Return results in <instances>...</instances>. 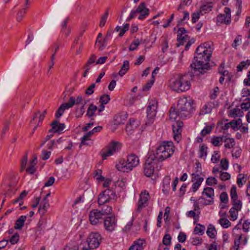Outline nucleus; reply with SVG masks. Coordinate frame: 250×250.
I'll return each instance as SVG.
<instances>
[{"label": "nucleus", "mask_w": 250, "mask_h": 250, "mask_svg": "<svg viewBox=\"0 0 250 250\" xmlns=\"http://www.w3.org/2000/svg\"><path fill=\"white\" fill-rule=\"evenodd\" d=\"M101 236L97 232L91 233L88 236L86 242L90 249L98 248L100 244Z\"/></svg>", "instance_id": "nucleus-8"}, {"label": "nucleus", "mask_w": 250, "mask_h": 250, "mask_svg": "<svg viewBox=\"0 0 250 250\" xmlns=\"http://www.w3.org/2000/svg\"><path fill=\"white\" fill-rule=\"evenodd\" d=\"M103 215L98 209H93L89 213V221L92 225H96L102 223L103 220Z\"/></svg>", "instance_id": "nucleus-11"}, {"label": "nucleus", "mask_w": 250, "mask_h": 250, "mask_svg": "<svg viewBox=\"0 0 250 250\" xmlns=\"http://www.w3.org/2000/svg\"><path fill=\"white\" fill-rule=\"evenodd\" d=\"M232 207L230 209L229 213L230 215V220L234 221L237 219L238 215V211L241 209L242 204H233L231 203Z\"/></svg>", "instance_id": "nucleus-17"}, {"label": "nucleus", "mask_w": 250, "mask_h": 250, "mask_svg": "<svg viewBox=\"0 0 250 250\" xmlns=\"http://www.w3.org/2000/svg\"><path fill=\"white\" fill-rule=\"evenodd\" d=\"M103 191L104 192V195H107L111 200L116 198V192L114 190V188L106 189Z\"/></svg>", "instance_id": "nucleus-35"}, {"label": "nucleus", "mask_w": 250, "mask_h": 250, "mask_svg": "<svg viewBox=\"0 0 250 250\" xmlns=\"http://www.w3.org/2000/svg\"><path fill=\"white\" fill-rule=\"evenodd\" d=\"M186 30L184 28H180L177 32V39L178 42L177 46L183 45L185 42L188 39V37L186 34Z\"/></svg>", "instance_id": "nucleus-15"}, {"label": "nucleus", "mask_w": 250, "mask_h": 250, "mask_svg": "<svg viewBox=\"0 0 250 250\" xmlns=\"http://www.w3.org/2000/svg\"><path fill=\"white\" fill-rule=\"evenodd\" d=\"M193 101L190 97H183L178 100L177 108L181 119L189 117L194 110Z\"/></svg>", "instance_id": "nucleus-4"}, {"label": "nucleus", "mask_w": 250, "mask_h": 250, "mask_svg": "<svg viewBox=\"0 0 250 250\" xmlns=\"http://www.w3.org/2000/svg\"><path fill=\"white\" fill-rule=\"evenodd\" d=\"M139 164L138 157L134 154H131L127 156L126 160H120L117 164L116 168L120 171L128 172L131 171L134 167H136Z\"/></svg>", "instance_id": "nucleus-5"}, {"label": "nucleus", "mask_w": 250, "mask_h": 250, "mask_svg": "<svg viewBox=\"0 0 250 250\" xmlns=\"http://www.w3.org/2000/svg\"><path fill=\"white\" fill-rule=\"evenodd\" d=\"M195 164L196 167L195 172L191 174L194 178L199 177L200 174L202 173L201 164L199 162H196Z\"/></svg>", "instance_id": "nucleus-39"}, {"label": "nucleus", "mask_w": 250, "mask_h": 250, "mask_svg": "<svg viewBox=\"0 0 250 250\" xmlns=\"http://www.w3.org/2000/svg\"><path fill=\"white\" fill-rule=\"evenodd\" d=\"M37 163V158L34 157L32 160L30 161L29 166L26 169V171L30 174H33L36 171L35 167Z\"/></svg>", "instance_id": "nucleus-22"}, {"label": "nucleus", "mask_w": 250, "mask_h": 250, "mask_svg": "<svg viewBox=\"0 0 250 250\" xmlns=\"http://www.w3.org/2000/svg\"><path fill=\"white\" fill-rule=\"evenodd\" d=\"M114 153L118 151L120 148V144L118 142H113L106 146Z\"/></svg>", "instance_id": "nucleus-38"}, {"label": "nucleus", "mask_w": 250, "mask_h": 250, "mask_svg": "<svg viewBox=\"0 0 250 250\" xmlns=\"http://www.w3.org/2000/svg\"><path fill=\"white\" fill-rule=\"evenodd\" d=\"M230 9L228 7H225L224 14H220L217 17V22L220 23H224L229 24L231 21Z\"/></svg>", "instance_id": "nucleus-10"}, {"label": "nucleus", "mask_w": 250, "mask_h": 250, "mask_svg": "<svg viewBox=\"0 0 250 250\" xmlns=\"http://www.w3.org/2000/svg\"><path fill=\"white\" fill-rule=\"evenodd\" d=\"M88 101H84V104L81 106V107L78 109H76V112L79 114L78 115L76 116L77 118L81 117L82 116L83 114L85 112L84 105L87 103Z\"/></svg>", "instance_id": "nucleus-47"}, {"label": "nucleus", "mask_w": 250, "mask_h": 250, "mask_svg": "<svg viewBox=\"0 0 250 250\" xmlns=\"http://www.w3.org/2000/svg\"><path fill=\"white\" fill-rule=\"evenodd\" d=\"M78 246L76 243H69L64 248L63 250H78Z\"/></svg>", "instance_id": "nucleus-52"}, {"label": "nucleus", "mask_w": 250, "mask_h": 250, "mask_svg": "<svg viewBox=\"0 0 250 250\" xmlns=\"http://www.w3.org/2000/svg\"><path fill=\"white\" fill-rule=\"evenodd\" d=\"M207 234L211 238H214L215 237L217 231L215 227L213 225L211 224L209 225L207 230Z\"/></svg>", "instance_id": "nucleus-31"}, {"label": "nucleus", "mask_w": 250, "mask_h": 250, "mask_svg": "<svg viewBox=\"0 0 250 250\" xmlns=\"http://www.w3.org/2000/svg\"><path fill=\"white\" fill-rule=\"evenodd\" d=\"M97 110L98 108L96 105L92 104H90L87 109L86 116L89 118L93 117Z\"/></svg>", "instance_id": "nucleus-30"}, {"label": "nucleus", "mask_w": 250, "mask_h": 250, "mask_svg": "<svg viewBox=\"0 0 250 250\" xmlns=\"http://www.w3.org/2000/svg\"><path fill=\"white\" fill-rule=\"evenodd\" d=\"M52 128L49 130L50 132L59 133H62L65 128V125L63 123H60L58 121L55 120L51 124Z\"/></svg>", "instance_id": "nucleus-16"}, {"label": "nucleus", "mask_w": 250, "mask_h": 250, "mask_svg": "<svg viewBox=\"0 0 250 250\" xmlns=\"http://www.w3.org/2000/svg\"><path fill=\"white\" fill-rule=\"evenodd\" d=\"M117 224V220L114 216L107 217L104 220V226L105 229L112 232L115 229Z\"/></svg>", "instance_id": "nucleus-12"}, {"label": "nucleus", "mask_w": 250, "mask_h": 250, "mask_svg": "<svg viewBox=\"0 0 250 250\" xmlns=\"http://www.w3.org/2000/svg\"><path fill=\"white\" fill-rule=\"evenodd\" d=\"M205 230V227L204 226L198 224L194 229V232L196 234L202 235L204 233Z\"/></svg>", "instance_id": "nucleus-36"}, {"label": "nucleus", "mask_w": 250, "mask_h": 250, "mask_svg": "<svg viewBox=\"0 0 250 250\" xmlns=\"http://www.w3.org/2000/svg\"><path fill=\"white\" fill-rule=\"evenodd\" d=\"M154 78H151V79L147 82L144 86H143L142 90L143 91H147L152 86L154 83Z\"/></svg>", "instance_id": "nucleus-51"}, {"label": "nucleus", "mask_w": 250, "mask_h": 250, "mask_svg": "<svg viewBox=\"0 0 250 250\" xmlns=\"http://www.w3.org/2000/svg\"><path fill=\"white\" fill-rule=\"evenodd\" d=\"M102 158L104 160L106 159L107 157L112 155L114 153L107 146L103 149L101 152Z\"/></svg>", "instance_id": "nucleus-33"}, {"label": "nucleus", "mask_w": 250, "mask_h": 250, "mask_svg": "<svg viewBox=\"0 0 250 250\" xmlns=\"http://www.w3.org/2000/svg\"><path fill=\"white\" fill-rule=\"evenodd\" d=\"M219 223L224 228H228L231 225V223L229 221L228 219L225 218H220L219 219Z\"/></svg>", "instance_id": "nucleus-45"}, {"label": "nucleus", "mask_w": 250, "mask_h": 250, "mask_svg": "<svg viewBox=\"0 0 250 250\" xmlns=\"http://www.w3.org/2000/svg\"><path fill=\"white\" fill-rule=\"evenodd\" d=\"M27 161H28L27 155L26 154L25 156H24L23 157V158H22V159L21 160V169H20L21 172L23 171L25 169V167L27 164Z\"/></svg>", "instance_id": "nucleus-50"}, {"label": "nucleus", "mask_w": 250, "mask_h": 250, "mask_svg": "<svg viewBox=\"0 0 250 250\" xmlns=\"http://www.w3.org/2000/svg\"><path fill=\"white\" fill-rule=\"evenodd\" d=\"M129 67V62L128 61H125L122 65L121 69L119 71V75L123 77L127 72Z\"/></svg>", "instance_id": "nucleus-28"}, {"label": "nucleus", "mask_w": 250, "mask_h": 250, "mask_svg": "<svg viewBox=\"0 0 250 250\" xmlns=\"http://www.w3.org/2000/svg\"><path fill=\"white\" fill-rule=\"evenodd\" d=\"M27 219V216L21 215L16 221L14 228L16 229L21 230L22 229L24 222Z\"/></svg>", "instance_id": "nucleus-23"}, {"label": "nucleus", "mask_w": 250, "mask_h": 250, "mask_svg": "<svg viewBox=\"0 0 250 250\" xmlns=\"http://www.w3.org/2000/svg\"><path fill=\"white\" fill-rule=\"evenodd\" d=\"M93 132L91 131H89L87 132L85 135H84L82 138V144L84 145L85 141L88 140L90 137L93 135Z\"/></svg>", "instance_id": "nucleus-61"}, {"label": "nucleus", "mask_w": 250, "mask_h": 250, "mask_svg": "<svg viewBox=\"0 0 250 250\" xmlns=\"http://www.w3.org/2000/svg\"><path fill=\"white\" fill-rule=\"evenodd\" d=\"M224 136H213L211 138V143L214 146H219L222 145L224 142Z\"/></svg>", "instance_id": "nucleus-24"}, {"label": "nucleus", "mask_w": 250, "mask_h": 250, "mask_svg": "<svg viewBox=\"0 0 250 250\" xmlns=\"http://www.w3.org/2000/svg\"><path fill=\"white\" fill-rule=\"evenodd\" d=\"M110 99V97L108 95H104L101 97L100 102L103 104H105L109 102Z\"/></svg>", "instance_id": "nucleus-54"}, {"label": "nucleus", "mask_w": 250, "mask_h": 250, "mask_svg": "<svg viewBox=\"0 0 250 250\" xmlns=\"http://www.w3.org/2000/svg\"><path fill=\"white\" fill-rule=\"evenodd\" d=\"M242 39L240 35L237 36L234 39L233 42L232 44V46L234 48H236L237 46L241 43Z\"/></svg>", "instance_id": "nucleus-53"}, {"label": "nucleus", "mask_w": 250, "mask_h": 250, "mask_svg": "<svg viewBox=\"0 0 250 250\" xmlns=\"http://www.w3.org/2000/svg\"><path fill=\"white\" fill-rule=\"evenodd\" d=\"M162 163L150 154L146 159L144 165V173L147 177H150L154 173V169L159 171L162 167Z\"/></svg>", "instance_id": "nucleus-6"}, {"label": "nucleus", "mask_w": 250, "mask_h": 250, "mask_svg": "<svg viewBox=\"0 0 250 250\" xmlns=\"http://www.w3.org/2000/svg\"><path fill=\"white\" fill-rule=\"evenodd\" d=\"M229 115L232 117H242L243 116V112L239 108H234L230 111Z\"/></svg>", "instance_id": "nucleus-37"}, {"label": "nucleus", "mask_w": 250, "mask_h": 250, "mask_svg": "<svg viewBox=\"0 0 250 250\" xmlns=\"http://www.w3.org/2000/svg\"><path fill=\"white\" fill-rule=\"evenodd\" d=\"M43 223L42 221L40 220L37 224V226L36 228V233L37 234L39 232L38 234H40L41 231L43 229Z\"/></svg>", "instance_id": "nucleus-59"}, {"label": "nucleus", "mask_w": 250, "mask_h": 250, "mask_svg": "<svg viewBox=\"0 0 250 250\" xmlns=\"http://www.w3.org/2000/svg\"><path fill=\"white\" fill-rule=\"evenodd\" d=\"M67 103H64L61 104L56 112L55 117L56 118H60L63 113L64 110L70 108L67 105Z\"/></svg>", "instance_id": "nucleus-29"}, {"label": "nucleus", "mask_w": 250, "mask_h": 250, "mask_svg": "<svg viewBox=\"0 0 250 250\" xmlns=\"http://www.w3.org/2000/svg\"><path fill=\"white\" fill-rule=\"evenodd\" d=\"M208 147L205 144H202L199 149V157L201 158H206L207 155Z\"/></svg>", "instance_id": "nucleus-40"}, {"label": "nucleus", "mask_w": 250, "mask_h": 250, "mask_svg": "<svg viewBox=\"0 0 250 250\" xmlns=\"http://www.w3.org/2000/svg\"><path fill=\"white\" fill-rule=\"evenodd\" d=\"M212 8V6L211 5V3L204 4L200 7V13H201L202 15H203L207 12L211 11Z\"/></svg>", "instance_id": "nucleus-34"}, {"label": "nucleus", "mask_w": 250, "mask_h": 250, "mask_svg": "<svg viewBox=\"0 0 250 250\" xmlns=\"http://www.w3.org/2000/svg\"><path fill=\"white\" fill-rule=\"evenodd\" d=\"M224 142H225L224 146L226 148H231L235 145V142L233 138L227 137L226 136H224Z\"/></svg>", "instance_id": "nucleus-26"}, {"label": "nucleus", "mask_w": 250, "mask_h": 250, "mask_svg": "<svg viewBox=\"0 0 250 250\" xmlns=\"http://www.w3.org/2000/svg\"><path fill=\"white\" fill-rule=\"evenodd\" d=\"M202 194L205 195L206 197L209 198V199L206 200V205H212L213 204L214 192L213 188L210 187L205 188L204 189Z\"/></svg>", "instance_id": "nucleus-14"}, {"label": "nucleus", "mask_w": 250, "mask_h": 250, "mask_svg": "<svg viewBox=\"0 0 250 250\" xmlns=\"http://www.w3.org/2000/svg\"><path fill=\"white\" fill-rule=\"evenodd\" d=\"M220 199L222 202L227 204L228 202V196L226 192H223L220 195Z\"/></svg>", "instance_id": "nucleus-58"}, {"label": "nucleus", "mask_w": 250, "mask_h": 250, "mask_svg": "<svg viewBox=\"0 0 250 250\" xmlns=\"http://www.w3.org/2000/svg\"><path fill=\"white\" fill-rule=\"evenodd\" d=\"M140 44V42L139 40H136L133 41L130 44L129 49L131 51L135 50Z\"/></svg>", "instance_id": "nucleus-57"}, {"label": "nucleus", "mask_w": 250, "mask_h": 250, "mask_svg": "<svg viewBox=\"0 0 250 250\" xmlns=\"http://www.w3.org/2000/svg\"><path fill=\"white\" fill-rule=\"evenodd\" d=\"M102 158L104 160L106 159L107 157L112 155L114 153L107 146L103 149L101 152Z\"/></svg>", "instance_id": "nucleus-32"}, {"label": "nucleus", "mask_w": 250, "mask_h": 250, "mask_svg": "<svg viewBox=\"0 0 250 250\" xmlns=\"http://www.w3.org/2000/svg\"><path fill=\"white\" fill-rule=\"evenodd\" d=\"M95 83H92L85 90V94L89 95H91L94 93V88L95 87Z\"/></svg>", "instance_id": "nucleus-55"}, {"label": "nucleus", "mask_w": 250, "mask_h": 250, "mask_svg": "<svg viewBox=\"0 0 250 250\" xmlns=\"http://www.w3.org/2000/svg\"><path fill=\"white\" fill-rule=\"evenodd\" d=\"M149 197V193L146 190L141 193L136 210L137 212H140L143 208L147 206Z\"/></svg>", "instance_id": "nucleus-9"}, {"label": "nucleus", "mask_w": 250, "mask_h": 250, "mask_svg": "<svg viewBox=\"0 0 250 250\" xmlns=\"http://www.w3.org/2000/svg\"><path fill=\"white\" fill-rule=\"evenodd\" d=\"M179 117V114L178 113V109L177 108L176 111L175 108L171 107L169 110V119L170 120H175L177 117Z\"/></svg>", "instance_id": "nucleus-43"}, {"label": "nucleus", "mask_w": 250, "mask_h": 250, "mask_svg": "<svg viewBox=\"0 0 250 250\" xmlns=\"http://www.w3.org/2000/svg\"><path fill=\"white\" fill-rule=\"evenodd\" d=\"M19 240V235L16 233L10 239L9 241L11 244L14 245L18 242Z\"/></svg>", "instance_id": "nucleus-63"}, {"label": "nucleus", "mask_w": 250, "mask_h": 250, "mask_svg": "<svg viewBox=\"0 0 250 250\" xmlns=\"http://www.w3.org/2000/svg\"><path fill=\"white\" fill-rule=\"evenodd\" d=\"M86 101L83 100L82 96H79L76 98L73 96H71L69 101L67 103V105L69 107H72L75 104H83L84 101Z\"/></svg>", "instance_id": "nucleus-18"}, {"label": "nucleus", "mask_w": 250, "mask_h": 250, "mask_svg": "<svg viewBox=\"0 0 250 250\" xmlns=\"http://www.w3.org/2000/svg\"><path fill=\"white\" fill-rule=\"evenodd\" d=\"M138 125V122L135 120H130V124L126 126V130L128 131V130H130L134 128H136Z\"/></svg>", "instance_id": "nucleus-48"}, {"label": "nucleus", "mask_w": 250, "mask_h": 250, "mask_svg": "<svg viewBox=\"0 0 250 250\" xmlns=\"http://www.w3.org/2000/svg\"><path fill=\"white\" fill-rule=\"evenodd\" d=\"M187 239L186 234L183 232H180L178 236V240L179 242L184 243Z\"/></svg>", "instance_id": "nucleus-64"}, {"label": "nucleus", "mask_w": 250, "mask_h": 250, "mask_svg": "<svg viewBox=\"0 0 250 250\" xmlns=\"http://www.w3.org/2000/svg\"><path fill=\"white\" fill-rule=\"evenodd\" d=\"M99 206L101 208L99 211L103 215L109 214L112 212V208L110 206L106 205L104 204L103 205H99Z\"/></svg>", "instance_id": "nucleus-25"}, {"label": "nucleus", "mask_w": 250, "mask_h": 250, "mask_svg": "<svg viewBox=\"0 0 250 250\" xmlns=\"http://www.w3.org/2000/svg\"><path fill=\"white\" fill-rule=\"evenodd\" d=\"M49 206L50 205L47 199H43L40 205L39 212L42 215H43L47 211Z\"/></svg>", "instance_id": "nucleus-21"}, {"label": "nucleus", "mask_w": 250, "mask_h": 250, "mask_svg": "<svg viewBox=\"0 0 250 250\" xmlns=\"http://www.w3.org/2000/svg\"><path fill=\"white\" fill-rule=\"evenodd\" d=\"M197 178V179L196 181L192 184V191L194 192H196L198 190L199 187L204 180V178L203 177H198Z\"/></svg>", "instance_id": "nucleus-42"}, {"label": "nucleus", "mask_w": 250, "mask_h": 250, "mask_svg": "<svg viewBox=\"0 0 250 250\" xmlns=\"http://www.w3.org/2000/svg\"><path fill=\"white\" fill-rule=\"evenodd\" d=\"M213 50V43L206 42L199 45L196 50V55L190 64L193 73L199 75L209 69V62Z\"/></svg>", "instance_id": "nucleus-1"}, {"label": "nucleus", "mask_w": 250, "mask_h": 250, "mask_svg": "<svg viewBox=\"0 0 250 250\" xmlns=\"http://www.w3.org/2000/svg\"><path fill=\"white\" fill-rule=\"evenodd\" d=\"M158 103L155 99H152L148 101V105L146 109L147 121L146 122V125H151L154 121L157 113Z\"/></svg>", "instance_id": "nucleus-7"}, {"label": "nucleus", "mask_w": 250, "mask_h": 250, "mask_svg": "<svg viewBox=\"0 0 250 250\" xmlns=\"http://www.w3.org/2000/svg\"><path fill=\"white\" fill-rule=\"evenodd\" d=\"M146 246V241L144 239H138L134 242L128 250H143Z\"/></svg>", "instance_id": "nucleus-19"}, {"label": "nucleus", "mask_w": 250, "mask_h": 250, "mask_svg": "<svg viewBox=\"0 0 250 250\" xmlns=\"http://www.w3.org/2000/svg\"><path fill=\"white\" fill-rule=\"evenodd\" d=\"M214 127V125H207L205 126L201 131V135L203 136H205L206 135L209 134Z\"/></svg>", "instance_id": "nucleus-46"}, {"label": "nucleus", "mask_w": 250, "mask_h": 250, "mask_svg": "<svg viewBox=\"0 0 250 250\" xmlns=\"http://www.w3.org/2000/svg\"><path fill=\"white\" fill-rule=\"evenodd\" d=\"M230 178V175L227 172H222L220 176V178L222 181L229 180Z\"/></svg>", "instance_id": "nucleus-62"}, {"label": "nucleus", "mask_w": 250, "mask_h": 250, "mask_svg": "<svg viewBox=\"0 0 250 250\" xmlns=\"http://www.w3.org/2000/svg\"><path fill=\"white\" fill-rule=\"evenodd\" d=\"M190 86V78L188 74L176 75L169 81L170 87L178 93L188 90Z\"/></svg>", "instance_id": "nucleus-2"}, {"label": "nucleus", "mask_w": 250, "mask_h": 250, "mask_svg": "<svg viewBox=\"0 0 250 250\" xmlns=\"http://www.w3.org/2000/svg\"><path fill=\"white\" fill-rule=\"evenodd\" d=\"M27 8H26V7L24 6V7L22 9L18 12L16 16V20L18 22H21L22 21V18L26 13V9Z\"/></svg>", "instance_id": "nucleus-41"}, {"label": "nucleus", "mask_w": 250, "mask_h": 250, "mask_svg": "<svg viewBox=\"0 0 250 250\" xmlns=\"http://www.w3.org/2000/svg\"><path fill=\"white\" fill-rule=\"evenodd\" d=\"M137 12L140 14L138 19L143 20L149 15V9L146 7V3L145 2H141L137 8Z\"/></svg>", "instance_id": "nucleus-13"}, {"label": "nucleus", "mask_w": 250, "mask_h": 250, "mask_svg": "<svg viewBox=\"0 0 250 250\" xmlns=\"http://www.w3.org/2000/svg\"><path fill=\"white\" fill-rule=\"evenodd\" d=\"M171 236L168 234H166L164 235L163 238V246H167L171 244Z\"/></svg>", "instance_id": "nucleus-44"}, {"label": "nucleus", "mask_w": 250, "mask_h": 250, "mask_svg": "<svg viewBox=\"0 0 250 250\" xmlns=\"http://www.w3.org/2000/svg\"><path fill=\"white\" fill-rule=\"evenodd\" d=\"M206 184L212 186L217 184V179L214 177H209L206 180Z\"/></svg>", "instance_id": "nucleus-49"}, {"label": "nucleus", "mask_w": 250, "mask_h": 250, "mask_svg": "<svg viewBox=\"0 0 250 250\" xmlns=\"http://www.w3.org/2000/svg\"><path fill=\"white\" fill-rule=\"evenodd\" d=\"M242 150L240 148H237L235 150L232 151V155L233 157L238 159L240 157L241 154Z\"/></svg>", "instance_id": "nucleus-60"}, {"label": "nucleus", "mask_w": 250, "mask_h": 250, "mask_svg": "<svg viewBox=\"0 0 250 250\" xmlns=\"http://www.w3.org/2000/svg\"><path fill=\"white\" fill-rule=\"evenodd\" d=\"M174 146L171 141L162 142L156 148L155 153L152 154L160 162L170 157L174 152Z\"/></svg>", "instance_id": "nucleus-3"}, {"label": "nucleus", "mask_w": 250, "mask_h": 250, "mask_svg": "<svg viewBox=\"0 0 250 250\" xmlns=\"http://www.w3.org/2000/svg\"><path fill=\"white\" fill-rule=\"evenodd\" d=\"M248 64H247V62L245 61L241 62L237 66V70L238 72L242 71L244 68H248Z\"/></svg>", "instance_id": "nucleus-56"}, {"label": "nucleus", "mask_w": 250, "mask_h": 250, "mask_svg": "<svg viewBox=\"0 0 250 250\" xmlns=\"http://www.w3.org/2000/svg\"><path fill=\"white\" fill-rule=\"evenodd\" d=\"M231 197V203L233 204H242L240 200H238V195L236 192V187L235 186H233L230 189V192Z\"/></svg>", "instance_id": "nucleus-20"}, {"label": "nucleus", "mask_w": 250, "mask_h": 250, "mask_svg": "<svg viewBox=\"0 0 250 250\" xmlns=\"http://www.w3.org/2000/svg\"><path fill=\"white\" fill-rule=\"evenodd\" d=\"M111 199L107 195H104V192L103 191L99 195L98 199V203L99 205H103L109 202Z\"/></svg>", "instance_id": "nucleus-27"}]
</instances>
